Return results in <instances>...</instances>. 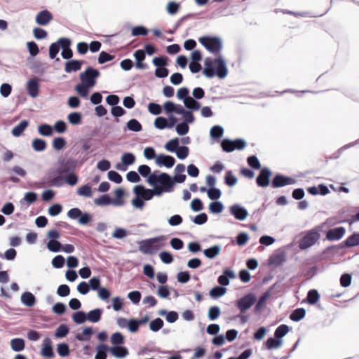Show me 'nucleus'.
<instances>
[{"instance_id": "f257e3e1", "label": "nucleus", "mask_w": 359, "mask_h": 359, "mask_svg": "<svg viewBox=\"0 0 359 359\" xmlns=\"http://www.w3.org/2000/svg\"><path fill=\"white\" fill-rule=\"evenodd\" d=\"M147 183L156 190V196H160L163 193H169L173 190L174 181L165 172L158 170L152 172L147 179Z\"/></svg>"}, {"instance_id": "f03ea898", "label": "nucleus", "mask_w": 359, "mask_h": 359, "mask_svg": "<svg viewBox=\"0 0 359 359\" xmlns=\"http://www.w3.org/2000/svg\"><path fill=\"white\" fill-rule=\"evenodd\" d=\"M228 72L226 61L221 55H219L216 58H205L203 74L206 77L218 76L219 79H224Z\"/></svg>"}, {"instance_id": "7ed1b4c3", "label": "nucleus", "mask_w": 359, "mask_h": 359, "mask_svg": "<svg viewBox=\"0 0 359 359\" xmlns=\"http://www.w3.org/2000/svg\"><path fill=\"white\" fill-rule=\"evenodd\" d=\"M99 76L100 72L98 70L93 67H88L80 74L81 83L75 86V90L82 97H87L89 90L95 86L96 80Z\"/></svg>"}, {"instance_id": "20e7f679", "label": "nucleus", "mask_w": 359, "mask_h": 359, "mask_svg": "<svg viewBox=\"0 0 359 359\" xmlns=\"http://www.w3.org/2000/svg\"><path fill=\"white\" fill-rule=\"evenodd\" d=\"M75 168V162L72 160H68L64 165V168H57L56 169H51L48 172V180L53 186L60 187L64 184L65 178L61 176L64 172H66L70 168Z\"/></svg>"}, {"instance_id": "39448f33", "label": "nucleus", "mask_w": 359, "mask_h": 359, "mask_svg": "<svg viewBox=\"0 0 359 359\" xmlns=\"http://www.w3.org/2000/svg\"><path fill=\"white\" fill-rule=\"evenodd\" d=\"M199 43L210 53L217 55L223 48L222 40L219 37L204 36L198 39Z\"/></svg>"}, {"instance_id": "423d86ee", "label": "nucleus", "mask_w": 359, "mask_h": 359, "mask_svg": "<svg viewBox=\"0 0 359 359\" xmlns=\"http://www.w3.org/2000/svg\"><path fill=\"white\" fill-rule=\"evenodd\" d=\"M318 230L312 229L306 233V234L300 240L299 247L301 250H306L312 245L320 238Z\"/></svg>"}, {"instance_id": "0eeeda50", "label": "nucleus", "mask_w": 359, "mask_h": 359, "mask_svg": "<svg viewBox=\"0 0 359 359\" xmlns=\"http://www.w3.org/2000/svg\"><path fill=\"white\" fill-rule=\"evenodd\" d=\"M222 149L226 152H231L235 149L241 150L245 147L246 142L242 139L232 141L229 139H224L221 143Z\"/></svg>"}, {"instance_id": "6e6552de", "label": "nucleus", "mask_w": 359, "mask_h": 359, "mask_svg": "<svg viewBox=\"0 0 359 359\" xmlns=\"http://www.w3.org/2000/svg\"><path fill=\"white\" fill-rule=\"evenodd\" d=\"M256 296L252 293H249L239 299L236 302V306L243 313L248 310L255 302Z\"/></svg>"}, {"instance_id": "1a4fd4ad", "label": "nucleus", "mask_w": 359, "mask_h": 359, "mask_svg": "<svg viewBox=\"0 0 359 359\" xmlns=\"http://www.w3.org/2000/svg\"><path fill=\"white\" fill-rule=\"evenodd\" d=\"M163 236L155 237L151 239L144 240L140 243L139 250L144 254H151L153 250V244L163 241Z\"/></svg>"}, {"instance_id": "9d476101", "label": "nucleus", "mask_w": 359, "mask_h": 359, "mask_svg": "<svg viewBox=\"0 0 359 359\" xmlns=\"http://www.w3.org/2000/svg\"><path fill=\"white\" fill-rule=\"evenodd\" d=\"M133 192L135 195L140 196L143 200H151L154 196H156V190L145 189L142 185L135 186L133 188Z\"/></svg>"}, {"instance_id": "9b49d317", "label": "nucleus", "mask_w": 359, "mask_h": 359, "mask_svg": "<svg viewBox=\"0 0 359 359\" xmlns=\"http://www.w3.org/2000/svg\"><path fill=\"white\" fill-rule=\"evenodd\" d=\"M230 213L238 220L243 221L248 216V210L239 204H234L229 208Z\"/></svg>"}, {"instance_id": "f8f14e48", "label": "nucleus", "mask_w": 359, "mask_h": 359, "mask_svg": "<svg viewBox=\"0 0 359 359\" xmlns=\"http://www.w3.org/2000/svg\"><path fill=\"white\" fill-rule=\"evenodd\" d=\"M175 163V159L168 155L161 154L156 156L155 158V163L158 167H165L167 168H172Z\"/></svg>"}, {"instance_id": "ddd939ff", "label": "nucleus", "mask_w": 359, "mask_h": 359, "mask_svg": "<svg viewBox=\"0 0 359 359\" xmlns=\"http://www.w3.org/2000/svg\"><path fill=\"white\" fill-rule=\"evenodd\" d=\"M26 88L30 97H36L39 95V79L36 77L29 79L26 84Z\"/></svg>"}, {"instance_id": "4468645a", "label": "nucleus", "mask_w": 359, "mask_h": 359, "mask_svg": "<svg viewBox=\"0 0 359 359\" xmlns=\"http://www.w3.org/2000/svg\"><path fill=\"white\" fill-rule=\"evenodd\" d=\"M294 183L295 180L293 178L285 177L282 175H276L272 181V186L274 188H278L286 185L294 184Z\"/></svg>"}, {"instance_id": "2eb2a0df", "label": "nucleus", "mask_w": 359, "mask_h": 359, "mask_svg": "<svg viewBox=\"0 0 359 359\" xmlns=\"http://www.w3.org/2000/svg\"><path fill=\"white\" fill-rule=\"evenodd\" d=\"M53 19V15L48 10L38 13L35 18L36 23L41 26L47 25Z\"/></svg>"}, {"instance_id": "dca6fc26", "label": "nucleus", "mask_w": 359, "mask_h": 359, "mask_svg": "<svg viewBox=\"0 0 359 359\" xmlns=\"http://www.w3.org/2000/svg\"><path fill=\"white\" fill-rule=\"evenodd\" d=\"M116 323L119 327L127 328L132 333L137 332L136 323L134 318L128 320L125 318H118L116 320Z\"/></svg>"}, {"instance_id": "f3484780", "label": "nucleus", "mask_w": 359, "mask_h": 359, "mask_svg": "<svg viewBox=\"0 0 359 359\" xmlns=\"http://www.w3.org/2000/svg\"><path fill=\"white\" fill-rule=\"evenodd\" d=\"M271 175V172L269 169L266 168H262L257 178V185L261 187H267L269 184V177Z\"/></svg>"}, {"instance_id": "a211bd4d", "label": "nucleus", "mask_w": 359, "mask_h": 359, "mask_svg": "<svg viewBox=\"0 0 359 359\" xmlns=\"http://www.w3.org/2000/svg\"><path fill=\"white\" fill-rule=\"evenodd\" d=\"M94 203L100 206L113 204L116 206L122 205L123 202L121 200H111L108 195H102L94 200Z\"/></svg>"}, {"instance_id": "6ab92c4d", "label": "nucleus", "mask_w": 359, "mask_h": 359, "mask_svg": "<svg viewBox=\"0 0 359 359\" xmlns=\"http://www.w3.org/2000/svg\"><path fill=\"white\" fill-rule=\"evenodd\" d=\"M345 232L346 230L344 227H337L330 229L327 232L326 238L329 241H338L344 236Z\"/></svg>"}, {"instance_id": "aec40b11", "label": "nucleus", "mask_w": 359, "mask_h": 359, "mask_svg": "<svg viewBox=\"0 0 359 359\" xmlns=\"http://www.w3.org/2000/svg\"><path fill=\"white\" fill-rule=\"evenodd\" d=\"M235 273L233 271L226 269L224 271V274L221 275L218 278V283L222 286H227L229 284V278H234Z\"/></svg>"}, {"instance_id": "412c9836", "label": "nucleus", "mask_w": 359, "mask_h": 359, "mask_svg": "<svg viewBox=\"0 0 359 359\" xmlns=\"http://www.w3.org/2000/svg\"><path fill=\"white\" fill-rule=\"evenodd\" d=\"M102 314V310L100 309L91 310L86 314L87 320L94 323H97L100 321Z\"/></svg>"}, {"instance_id": "4be33fe9", "label": "nucleus", "mask_w": 359, "mask_h": 359, "mask_svg": "<svg viewBox=\"0 0 359 359\" xmlns=\"http://www.w3.org/2000/svg\"><path fill=\"white\" fill-rule=\"evenodd\" d=\"M37 199V195L35 192H27L25 194L24 198L20 201L21 205L28 207L34 203Z\"/></svg>"}, {"instance_id": "5701e85b", "label": "nucleus", "mask_w": 359, "mask_h": 359, "mask_svg": "<svg viewBox=\"0 0 359 359\" xmlns=\"http://www.w3.org/2000/svg\"><path fill=\"white\" fill-rule=\"evenodd\" d=\"M41 354L48 358L53 356V351L51 345V341L49 338H46L43 343Z\"/></svg>"}, {"instance_id": "b1692460", "label": "nucleus", "mask_w": 359, "mask_h": 359, "mask_svg": "<svg viewBox=\"0 0 359 359\" xmlns=\"http://www.w3.org/2000/svg\"><path fill=\"white\" fill-rule=\"evenodd\" d=\"M21 302L24 305L31 307L35 304L36 299L32 293L25 292L21 295Z\"/></svg>"}, {"instance_id": "393cba45", "label": "nucleus", "mask_w": 359, "mask_h": 359, "mask_svg": "<svg viewBox=\"0 0 359 359\" xmlns=\"http://www.w3.org/2000/svg\"><path fill=\"white\" fill-rule=\"evenodd\" d=\"M154 126L156 128L163 130L166 128H172L174 126V123H168L165 118L160 116L155 119Z\"/></svg>"}, {"instance_id": "a878e982", "label": "nucleus", "mask_w": 359, "mask_h": 359, "mask_svg": "<svg viewBox=\"0 0 359 359\" xmlns=\"http://www.w3.org/2000/svg\"><path fill=\"white\" fill-rule=\"evenodd\" d=\"M29 122L27 120L22 121L19 124L15 126L11 130V134L14 137H20L28 126Z\"/></svg>"}, {"instance_id": "bb28decb", "label": "nucleus", "mask_w": 359, "mask_h": 359, "mask_svg": "<svg viewBox=\"0 0 359 359\" xmlns=\"http://www.w3.org/2000/svg\"><path fill=\"white\" fill-rule=\"evenodd\" d=\"M109 350L116 358H124L128 354V349L123 346H114Z\"/></svg>"}, {"instance_id": "cd10ccee", "label": "nucleus", "mask_w": 359, "mask_h": 359, "mask_svg": "<svg viewBox=\"0 0 359 359\" xmlns=\"http://www.w3.org/2000/svg\"><path fill=\"white\" fill-rule=\"evenodd\" d=\"M283 344L282 338H268L264 343V346L267 349H276L281 346Z\"/></svg>"}, {"instance_id": "c85d7f7f", "label": "nucleus", "mask_w": 359, "mask_h": 359, "mask_svg": "<svg viewBox=\"0 0 359 359\" xmlns=\"http://www.w3.org/2000/svg\"><path fill=\"white\" fill-rule=\"evenodd\" d=\"M81 67V62L78 60H70L65 63V70L67 73L76 72Z\"/></svg>"}, {"instance_id": "c756f323", "label": "nucleus", "mask_w": 359, "mask_h": 359, "mask_svg": "<svg viewBox=\"0 0 359 359\" xmlns=\"http://www.w3.org/2000/svg\"><path fill=\"white\" fill-rule=\"evenodd\" d=\"M184 104L187 109L193 111H197L201 108V104L190 96L184 100Z\"/></svg>"}, {"instance_id": "7c9ffc66", "label": "nucleus", "mask_w": 359, "mask_h": 359, "mask_svg": "<svg viewBox=\"0 0 359 359\" xmlns=\"http://www.w3.org/2000/svg\"><path fill=\"white\" fill-rule=\"evenodd\" d=\"M220 251L221 247L219 245H214L204 250L203 254L206 257L209 259H213L219 254Z\"/></svg>"}, {"instance_id": "2f4dec72", "label": "nucleus", "mask_w": 359, "mask_h": 359, "mask_svg": "<svg viewBox=\"0 0 359 359\" xmlns=\"http://www.w3.org/2000/svg\"><path fill=\"white\" fill-rule=\"evenodd\" d=\"M46 142L42 139L36 138L32 140V147L35 151L41 152L46 149Z\"/></svg>"}, {"instance_id": "473e14b6", "label": "nucleus", "mask_w": 359, "mask_h": 359, "mask_svg": "<svg viewBox=\"0 0 359 359\" xmlns=\"http://www.w3.org/2000/svg\"><path fill=\"white\" fill-rule=\"evenodd\" d=\"M158 314L163 316H165V319L169 323H175L178 319V314L175 311L168 312L165 310H160Z\"/></svg>"}, {"instance_id": "72a5a7b5", "label": "nucleus", "mask_w": 359, "mask_h": 359, "mask_svg": "<svg viewBox=\"0 0 359 359\" xmlns=\"http://www.w3.org/2000/svg\"><path fill=\"white\" fill-rule=\"evenodd\" d=\"M305 314V309L299 308L292 311L290 316V318L293 321L298 322L304 318Z\"/></svg>"}, {"instance_id": "f704fd0d", "label": "nucleus", "mask_w": 359, "mask_h": 359, "mask_svg": "<svg viewBox=\"0 0 359 359\" xmlns=\"http://www.w3.org/2000/svg\"><path fill=\"white\" fill-rule=\"evenodd\" d=\"M11 346L13 351H21L25 348V342L22 338H14L11 341Z\"/></svg>"}, {"instance_id": "c9c22d12", "label": "nucleus", "mask_w": 359, "mask_h": 359, "mask_svg": "<svg viewBox=\"0 0 359 359\" xmlns=\"http://www.w3.org/2000/svg\"><path fill=\"white\" fill-rule=\"evenodd\" d=\"M226 292V289L223 287H215L209 292V295L214 299L219 298L224 295Z\"/></svg>"}, {"instance_id": "e433bc0d", "label": "nucleus", "mask_w": 359, "mask_h": 359, "mask_svg": "<svg viewBox=\"0 0 359 359\" xmlns=\"http://www.w3.org/2000/svg\"><path fill=\"white\" fill-rule=\"evenodd\" d=\"M38 132L43 136H51L53 133V128L48 124H41L38 127Z\"/></svg>"}, {"instance_id": "4c0bfd02", "label": "nucleus", "mask_w": 359, "mask_h": 359, "mask_svg": "<svg viewBox=\"0 0 359 359\" xmlns=\"http://www.w3.org/2000/svg\"><path fill=\"white\" fill-rule=\"evenodd\" d=\"M48 250L53 252L61 251L62 244L56 240H50L46 245Z\"/></svg>"}, {"instance_id": "58836bf2", "label": "nucleus", "mask_w": 359, "mask_h": 359, "mask_svg": "<svg viewBox=\"0 0 359 359\" xmlns=\"http://www.w3.org/2000/svg\"><path fill=\"white\" fill-rule=\"evenodd\" d=\"M127 128L130 131L140 132L142 130V127L137 120L133 118L127 123Z\"/></svg>"}, {"instance_id": "ea45409f", "label": "nucleus", "mask_w": 359, "mask_h": 359, "mask_svg": "<svg viewBox=\"0 0 359 359\" xmlns=\"http://www.w3.org/2000/svg\"><path fill=\"white\" fill-rule=\"evenodd\" d=\"M345 245L346 247H353L359 245V233H354L348 236L345 241Z\"/></svg>"}, {"instance_id": "a19ab883", "label": "nucleus", "mask_w": 359, "mask_h": 359, "mask_svg": "<svg viewBox=\"0 0 359 359\" xmlns=\"http://www.w3.org/2000/svg\"><path fill=\"white\" fill-rule=\"evenodd\" d=\"M121 159L123 164L127 165L128 166L133 165L135 163V156L132 153L126 152L121 156Z\"/></svg>"}, {"instance_id": "79ce46f5", "label": "nucleus", "mask_w": 359, "mask_h": 359, "mask_svg": "<svg viewBox=\"0 0 359 359\" xmlns=\"http://www.w3.org/2000/svg\"><path fill=\"white\" fill-rule=\"evenodd\" d=\"M224 205L220 201L212 202L209 205V210L213 214H219L223 211Z\"/></svg>"}, {"instance_id": "37998d69", "label": "nucleus", "mask_w": 359, "mask_h": 359, "mask_svg": "<svg viewBox=\"0 0 359 359\" xmlns=\"http://www.w3.org/2000/svg\"><path fill=\"white\" fill-rule=\"evenodd\" d=\"M175 130H176V133L179 135H180V136L185 135L189 131V124H187V123H186L182 121V123H178V124L176 125Z\"/></svg>"}, {"instance_id": "c03bdc74", "label": "nucleus", "mask_w": 359, "mask_h": 359, "mask_svg": "<svg viewBox=\"0 0 359 359\" xmlns=\"http://www.w3.org/2000/svg\"><path fill=\"white\" fill-rule=\"evenodd\" d=\"M179 146V139L177 137L173 138L168 141L165 144V149L170 152L176 151Z\"/></svg>"}, {"instance_id": "a18cd8bd", "label": "nucleus", "mask_w": 359, "mask_h": 359, "mask_svg": "<svg viewBox=\"0 0 359 359\" xmlns=\"http://www.w3.org/2000/svg\"><path fill=\"white\" fill-rule=\"evenodd\" d=\"M77 194L80 196L91 197L92 189L88 184L81 186L77 189Z\"/></svg>"}, {"instance_id": "49530a36", "label": "nucleus", "mask_w": 359, "mask_h": 359, "mask_svg": "<svg viewBox=\"0 0 359 359\" xmlns=\"http://www.w3.org/2000/svg\"><path fill=\"white\" fill-rule=\"evenodd\" d=\"M180 4L175 1H170L166 6V11L168 14L175 15L180 10Z\"/></svg>"}, {"instance_id": "de8ad7c7", "label": "nucleus", "mask_w": 359, "mask_h": 359, "mask_svg": "<svg viewBox=\"0 0 359 359\" xmlns=\"http://www.w3.org/2000/svg\"><path fill=\"white\" fill-rule=\"evenodd\" d=\"M224 134V129L220 126H215L211 128L210 135L212 138H220Z\"/></svg>"}, {"instance_id": "09e8293b", "label": "nucleus", "mask_w": 359, "mask_h": 359, "mask_svg": "<svg viewBox=\"0 0 359 359\" xmlns=\"http://www.w3.org/2000/svg\"><path fill=\"white\" fill-rule=\"evenodd\" d=\"M168 60L166 57H156L152 60V63L157 68L165 67L168 65Z\"/></svg>"}, {"instance_id": "8fccbe9b", "label": "nucleus", "mask_w": 359, "mask_h": 359, "mask_svg": "<svg viewBox=\"0 0 359 359\" xmlns=\"http://www.w3.org/2000/svg\"><path fill=\"white\" fill-rule=\"evenodd\" d=\"M224 181L226 185L229 187H233L237 183V178L232 174L231 170L226 172Z\"/></svg>"}, {"instance_id": "3c124183", "label": "nucleus", "mask_w": 359, "mask_h": 359, "mask_svg": "<svg viewBox=\"0 0 359 359\" xmlns=\"http://www.w3.org/2000/svg\"><path fill=\"white\" fill-rule=\"evenodd\" d=\"M72 319L75 323L81 324L87 320V317L83 311H78L72 315Z\"/></svg>"}, {"instance_id": "603ef678", "label": "nucleus", "mask_w": 359, "mask_h": 359, "mask_svg": "<svg viewBox=\"0 0 359 359\" xmlns=\"http://www.w3.org/2000/svg\"><path fill=\"white\" fill-rule=\"evenodd\" d=\"M320 296L317 290H311L308 292L307 302L310 304H315L319 299Z\"/></svg>"}, {"instance_id": "864d4df0", "label": "nucleus", "mask_w": 359, "mask_h": 359, "mask_svg": "<svg viewBox=\"0 0 359 359\" xmlns=\"http://www.w3.org/2000/svg\"><path fill=\"white\" fill-rule=\"evenodd\" d=\"M67 119L71 124L77 125L81 121V115L79 112H72L68 115Z\"/></svg>"}, {"instance_id": "5fc2aeb1", "label": "nucleus", "mask_w": 359, "mask_h": 359, "mask_svg": "<svg viewBox=\"0 0 359 359\" xmlns=\"http://www.w3.org/2000/svg\"><path fill=\"white\" fill-rule=\"evenodd\" d=\"M221 313L220 309L219 306H212L208 310V316L210 320H215L219 316Z\"/></svg>"}, {"instance_id": "6e6d98bb", "label": "nucleus", "mask_w": 359, "mask_h": 359, "mask_svg": "<svg viewBox=\"0 0 359 359\" xmlns=\"http://www.w3.org/2000/svg\"><path fill=\"white\" fill-rule=\"evenodd\" d=\"M97 297L102 301H107L111 296V292L105 287H100L97 290Z\"/></svg>"}, {"instance_id": "4d7b16f0", "label": "nucleus", "mask_w": 359, "mask_h": 359, "mask_svg": "<svg viewBox=\"0 0 359 359\" xmlns=\"http://www.w3.org/2000/svg\"><path fill=\"white\" fill-rule=\"evenodd\" d=\"M163 325V321L161 318H156L149 323V328L154 332L159 330Z\"/></svg>"}, {"instance_id": "13d9d810", "label": "nucleus", "mask_w": 359, "mask_h": 359, "mask_svg": "<svg viewBox=\"0 0 359 359\" xmlns=\"http://www.w3.org/2000/svg\"><path fill=\"white\" fill-rule=\"evenodd\" d=\"M189 148L186 146H182L177 148L176 150V155L180 159H184L189 155Z\"/></svg>"}, {"instance_id": "bf43d9fd", "label": "nucleus", "mask_w": 359, "mask_h": 359, "mask_svg": "<svg viewBox=\"0 0 359 359\" xmlns=\"http://www.w3.org/2000/svg\"><path fill=\"white\" fill-rule=\"evenodd\" d=\"M107 175L109 180L116 184H120L123 180L121 175L114 170L109 171Z\"/></svg>"}, {"instance_id": "052dcab7", "label": "nucleus", "mask_w": 359, "mask_h": 359, "mask_svg": "<svg viewBox=\"0 0 359 359\" xmlns=\"http://www.w3.org/2000/svg\"><path fill=\"white\" fill-rule=\"evenodd\" d=\"M109 350V347L107 345L102 344L99 346L97 354L95 355V359H106L107 353L106 351Z\"/></svg>"}, {"instance_id": "680f3d73", "label": "nucleus", "mask_w": 359, "mask_h": 359, "mask_svg": "<svg viewBox=\"0 0 359 359\" xmlns=\"http://www.w3.org/2000/svg\"><path fill=\"white\" fill-rule=\"evenodd\" d=\"M128 298L134 304H137L141 299V293L139 291H132L128 294Z\"/></svg>"}, {"instance_id": "e2e57ef3", "label": "nucleus", "mask_w": 359, "mask_h": 359, "mask_svg": "<svg viewBox=\"0 0 359 359\" xmlns=\"http://www.w3.org/2000/svg\"><path fill=\"white\" fill-rule=\"evenodd\" d=\"M65 181L67 184L74 186L78 182V177L74 173L69 172L65 176Z\"/></svg>"}, {"instance_id": "0e129e2a", "label": "nucleus", "mask_w": 359, "mask_h": 359, "mask_svg": "<svg viewBox=\"0 0 359 359\" xmlns=\"http://www.w3.org/2000/svg\"><path fill=\"white\" fill-rule=\"evenodd\" d=\"M149 111L154 115H158L162 112V108L158 104L149 103L148 105Z\"/></svg>"}, {"instance_id": "69168bd1", "label": "nucleus", "mask_w": 359, "mask_h": 359, "mask_svg": "<svg viewBox=\"0 0 359 359\" xmlns=\"http://www.w3.org/2000/svg\"><path fill=\"white\" fill-rule=\"evenodd\" d=\"M127 235L126 230L123 228H116L112 233V237L116 239H122L127 236Z\"/></svg>"}, {"instance_id": "338daca9", "label": "nucleus", "mask_w": 359, "mask_h": 359, "mask_svg": "<svg viewBox=\"0 0 359 359\" xmlns=\"http://www.w3.org/2000/svg\"><path fill=\"white\" fill-rule=\"evenodd\" d=\"M65 264V258L62 255H57L52 259V265L56 269L62 268Z\"/></svg>"}, {"instance_id": "774afa93", "label": "nucleus", "mask_w": 359, "mask_h": 359, "mask_svg": "<svg viewBox=\"0 0 359 359\" xmlns=\"http://www.w3.org/2000/svg\"><path fill=\"white\" fill-rule=\"evenodd\" d=\"M14 205L11 202H8L3 205L1 212L6 215H10L14 212Z\"/></svg>"}]
</instances>
